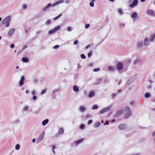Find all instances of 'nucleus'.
Listing matches in <instances>:
<instances>
[{
  "mask_svg": "<svg viewBox=\"0 0 155 155\" xmlns=\"http://www.w3.org/2000/svg\"><path fill=\"white\" fill-rule=\"evenodd\" d=\"M71 27H68L67 28V31H72Z\"/></svg>",
  "mask_w": 155,
  "mask_h": 155,
  "instance_id": "48",
  "label": "nucleus"
},
{
  "mask_svg": "<svg viewBox=\"0 0 155 155\" xmlns=\"http://www.w3.org/2000/svg\"><path fill=\"white\" fill-rule=\"evenodd\" d=\"M60 28V26H58L55 28L54 29H53L54 30L55 32L56 31L58 30Z\"/></svg>",
  "mask_w": 155,
  "mask_h": 155,
  "instance_id": "31",
  "label": "nucleus"
},
{
  "mask_svg": "<svg viewBox=\"0 0 155 155\" xmlns=\"http://www.w3.org/2000/svg\"><path fill=\"white\" fill-rule=\"evenodd\" d=\"M25 80V77L24 76H21L20 80L18 82V84L19 85L21 86L23 85L24 84V81Z\"/></svg>",
  "mask_w": 155,
  "mask_h": 155,
  "instance_id": "5",
  "label": "nucleus"
},
{
  "mask_svg": "<svg viewBox=\"0 0 155 155\" xmlns=\"http://www.w3.org/2000/svg\"><path fill=\"white\" fill-rule=\"evenodd\" d=\"M92 51H91L90 52H89L88 54V56L89 58H90L91 55H92Z\"/></svg>",
  "mask_w": 155,
  "mask_h": 155,
  "instance_id": "50",
  "label": "nucleus"
},
{
  "mask_svg": "<svg viewBox=\"0 0 155 155\" xmlns=\"http://www.w3.org/2000/svg\"><path fill=\"white\" fill-rule=\"evenodd\" d=\"M90 5L91 7H93L94 6V3L93 2H91L89 4Z\"/></svg>",
  "mask_w": 155,
  "mask_h": 155,
  "instance_id": "47",
  "label": "nucleus"
},
{
  "mask_svg": "<svg viewBox=\"0 0 155 155\" xmlns=\"http://www.w3.org/2000/svg\"><path fill=\"white\" fill-rule=\"evenodd\" d=\"M91 45H87L85 47V49H87Z\"/></svg>",
  "mask_w": 155,
  "mask_h": 155,
  "instance_id": "61",
  "label": "nucleus"
},
{
  "mask_svg": "<svg viewBox=\"0 0 155 155\" xmlns=\"http://www.w3.org/2000/svg\"><path fill=\"white\" fill-rule=\"evenodd\" d=\"M20 148V146L19 144H17L16 145L15 148V149L18 150Z\"/></svg>",
  "mask_w": 155,
  "mask_h": 155,
  "instance_id": "34",
  "label": "nucleus"
},
{
  "mask_svg": "<svg viewBox=\"0 0 155 155\" xmlns=\"http://www.w3.org/2000/svg\"><path fill=\"white\" fill-rule=\"evenodd\" d=\"M132 81H131L130 80H129L127 83V86H128L129 85H130V84H132Z\"/></svg>",
  "mask_w": 155,
  "mask_h": 155,
  "instance_id": "45",
  "label": "nucleus"
},
{
  "mask_svg": "<svg viewBox=\"0 0 155 155\" xmlns=\"http://www.w3.org/2000/svg\"><path fill=\"white\" fill-rule=\"evenodd\" d=\"M86 106H81L80 107L79 109L80 111L81 112H84L86 110Z\"/></svg>",
  "mask_w": 155,
  "mask_h": 155,
  "instance_id": "14",
  "label": "nucleus"
},
{
  "mask_svg": "<svg viewBox=\"0 0 155 155\" xmlns=\"http://www.w3.org/2000/svg\"><path fill=\"white\" fill-rule=\"evenodd\" d=\"M37 79L36 78L34 79L33 80V83L35 84H36L37 82Z\"/></svg>",
  "mask_w": 155,
  "mask_h": 155,
  "instance_id": "56",
  "label": "nucleus"
},
{
  "mask_svg": "<svg viewBox=\"0 0 155 155\" xmlns=\"http://www.w3.org/2000/svg\"><path fill=\"white\" fill-rule=\"evenodd\" d=\"M62 15V14H60L58 16H57V17L54 18H53V20L54 21H55L58 19Z\"/></svg>",
  "mask_w": 155,
  "mask_h": 155,
  "instance_id": "28",
  "label": "nucleus"
},
{
  "mask_svg": "<svg viewBox=\"0 0 155 155\" xmlns=\"http://www.w3.org/2000/svg\"><path fill=\"white\" fill-rule=\"evenodd\" d=\"M150 44V40L148 38H146L144 41V45L147 46L149 45Z\"/></svg>",
  "mask_w": 155,
  "mask_h": 155,
  "instance_id": "11",
  "label": "nucleus"
},
{
  "mask_svg": "<svg viewBox=\"0 0 155 155\" xmlns=\"http://www.w3.org/2000/svg\"><path fill=\"white\" fill-rule=\"evenodd\" d=\"M64 133V130L62 128H60L58 131V134H62Z\"/></svg>",
  "mask_w": 155,
  "mask_h": 155,
  "instance_id": "23",
  "label": "nucleus"
},
{
  "mask_svg": "<svg viewBox=\"0 0 155 155\" xmlns=\"http://www.w3.org/2000/svg\"><path fill=\"white\" fill-rule=\"evenodd\" d=\"M42 31H41V30H38V31H37L36 33L37 34V35L40 34V33H42Z\"/></svg>",
  "mask_w": 155,
  "mask_h": 155,
  "instance_id": "46",
  "label": "nucleus"
},
{
  "mask_svg": "<svg viewBox=\"0 0 155 155\" xmlns=\"http://www.w3.org/2000/svg\"><path fill=\"white\" fill-rule=\"evenodd\" d=\"M20 122L19 120L17 119L14 121V123L15 124H18Z\"/></svg>",
  "mask_w": 155,
  "mask_h": 155,
  "instance_id": "36",
  "label": "nucleus"
},
{
  "mask_svg": "<svg viewBox=\"0 0 155 155\" xmlns=\"http://www.w3.org/2000/svg\"><path fill=\"white\" fill-rule=\"evenodd\" d=\"M50 4L51 5L50 7H53L57 5L56 4V2L53 3L52 4H51L50 3Z\"/></svg>",
  "mask_w": 155,
  "mask_h": 155,
  "instance_id": "51",
  "label": "nucleus"
},
{
  "mask_svg": "<svg viewBox=\"0 0 155 155\" xmlns=\"http://www.w3.org/2000/svg\"><path fill=\"white\" fill-rule=\"evenodd\" d=\"M143 46V42L142 41H139L137 44V47L139 48H141Z\"/></svg>",
  "mask_w": 155,
  "mask_h": 155,
  "instance_id": "12",
  "label": "nucleus"
},
{
  "mask_svg": "<svg viewBox=\"0 0 155 155\" xmlns=\"http://www.w3.org/2000/svg\"><path fill=\"white\" fill-rule=\"evenodd\" d=\"M151 87H152V85H149L147 87V88H148V89H150Z\"/></svg>",
  "mask_w": 155,
  "mask_h": 155,
  "instance_id": "62",
  "label": "nucleus"
},
{
  "mask_svg": "<svg viewBox=\"0 0 155 155\" xmlns=\"http://www.w3.org/2000/svg\"><path fill=\"white\" fill-rule=\"evenodd\" d=\"M86 117L87 118H90L91 117V115L90 114H87L86 115Z\"/></svg>",
  "mask_w": 155,
  "mask_h": 155,
  "instance_id": "57",
  "label": "nucleus"
},
{
  "mask_svg": "<svg viewBox=\"0 0 155 155\" xmlns=\"http://www.w3.org/2000/svg\"><path fill=\"white\" fill-rule=\"evenodd\" d=\"M94 91H92L90 92L89 93V95H88V97H92L93 96H94Z\"/></svg>",
  "mask_w": 155,
  "mask_h": 155,
  "instance_id": "22",
  "label": "nucleus"
},
{
  "mask_svg": "<svg viewBox=\"0 0 155 155\" xmlns=\"http://www.w3.org/2000/svg\"><path fill=\"white\" fill-rule=\"evenodd\" d=\"M131 17L133 19V20L134 22L138 18L137 13L136 12H134L132 14Z\"/></svg>",
  "mask_w": 155,
  "mask_h": 155,
  "instance_id": "7",
  "label": "nucleus"
},
{
  "mask_svg": "<svg viewBox=\"0 0 155 155\" xmlns=\"http://www.w3.org/2000/svg\"><path fill=\"white\" fill-rule=\"evenodd\" d=\"M141 154L140 153H137L134 154H131V155H140Z\"/></svg>",
  "mask_w": 155,
  "mask_h": 155,
  "instance_id": "63",
  "label": "nucleus"
},
{
  "mask_svg": "<svg viewBox=\"0 0 155 155\" xmlns=\"http://www.w3.org/2000/svg\"><path fill=\"white\" fill-rule=\"evenodd\" d=\"M21 60L24 62H28L29 61V60L28 58L26 57L22 58Z\"/></svg>",
  "mask_w": 155,
  "mask_h": 155,
  "instance_id": "18",
  "label": "nucleus"
},
{
  "mask_svg": "<svg viewBox=\"0 0 155 155\" xmlns=\"http://www.w3.org/2000/svg\"><path fill=\"white\" fill-rule=\"evenodd\" d=\"M109 124V122L108 121H106L105 123L104 124V125H108Z\"/></svg>",
  "mask_w": 155,
  "mask_h": 155,
  "instance_id": "64",
  "label": "nucleus"
},
{
  "mask_svg": "<svg viewBox=\"0 0 155 155\" xmlns=\"http://www.w3.org/2000/svg\"><path fill=\"white\" fill-rule=\"evenodd\" d=\"M105 112L104 110V109H103L102 110H101L100 111V113H101V114H103Z\"/></svg>",
  "mask_w": 155,
  "mask_h": 155,
  "instance_id": "52",
  "label": "nucleus"
},
{
  "mask_svg": "<svg viewBox=\"0 0 155 155\" xmlns=\"http://www.w3.org/2000/svg\"><path fill=\"white\" fill-rule=\"evenodd\" d=\"M117 68L118 71L122 70L123 68V63L121 61H119L117 64Z\"/></svg>",
  "mask_w": 155,
  "mask_h": 155,
  "instance_id": "4",
  "label": "nucleus"
},
{
  "mask_svg": "<svg viewBox=\"0 0 155 155\" xmlns=\"http://www.w3.org/2000/svg\"><path fill=\"white\" fill-rule=\"evenodd\" d=\"M138 3V0H134L133 2L130 5V7L131 8H133L137 5Z\"/></svg>",
  "mask_w": 155,
  "mask_h": 155,
  "instance_id": "9",
  "label": "nucleus"
},
{
  "mask_svg": "<svg viewBox=\"0 0 155 155\" xmlns=\"http://www.w3.org/2000/svg\"><path fill=\"white\" fill-rule=\"evenodd\" d=\"M11 16H8L5 18L2 21V24H6L5 26L6 27H8L10 25V23H9V21L11 20Z\"/></svg>",
  "mask_w": 155,
  "mask_h": 155,
  "instance_id": "2",
  "label": "nucleus"
},
{
  "mask_svg": "<svg viewBox=\"0 0 155 155\" xmlns=\"http://www.w3.org/2000/svg\"><path fill=\"white\" fill-rule=\"evenodd\" d=\"M22 7L23 9H26L27 8L26 5L25 4H23L22 6Z\"/></svg>",
  "mask_w": 155,
  "mask_h": 155,
  "instance_id": "49",
  "label": "nucleus"
},
{
  "mask_svg": "<svg viewBox=\"0 0 155 155\" xmlns=\"http://www.w3.org/2000/svg\"><path fill=\"white\" fill-rule=\"evenodd\" d=\"M93 122V120H88L87 122V124L88 125H89L90 124H91V123H92Z\"/></svg>",
  "mask_w": 155,
  "mask_h": 155,
  "instance_id": "53",
  "label": "nucleus"
},
{
  "mask_svg": "<svg viewBox=\"0 0 155 155\" xmlns=\"http://www.w3.org/2000/svg\"><path fill=\"white\" fill-rule=\"evenodd\" d=\"M45 132L43 131L40 134L38 138L36 140L37 143H38L40 142L43 139L45 135Z\"/></svg>",
  "mask_w": 155,
  "mask_h": 155,
  "instance_id": "3",
  "label": "nucleus"
},
{
  "mask_svg": "<svg viewBox=\"0 0 155 155\" xmlns=\"http://www.w3.org/2000/svg\"><path fill=\"white\" fill-rule=\"evenodd\" d=\"M63 2H64V1L63 0H59L58 1H57L55 2H56V5H57L63 3Z\"/></svg>",
  "mask_w": 155,
  "mask_h": 155,
  "instance_id": "26",
  "label": "nucleus"
},
{
  "mask_svg": "<svg viewBox=\"0 0 155 155\" xmlns=\"http://www.w3.org/2000/svg\"><path fill=\"white\" fill-rule=\"evenodd\" d=\"M125 26V24L123 23H121L120 24V28H122L124 27Z\"/></svg>",
  "mask_w": 155,
  "mask_h": 155,
  "instance_id": "38",
  "label": "nucleus"
},
{
  "mask_svg": "<svg viewBox=\"0 0 155 155\" xmlns=\"http://www.w3.org/2000/svg\"><path fill=\"white\" fill-rule=\"evenodd\" d=\"M90 26V25L89 24H86L85 25V28L86 29L88 28H89Z\"/></svg>",
  "mask_w": 155,
  "mask_h": 155,
  "instance_id": "44",
  "label": "nucleus"
},
{
  "mask_svg": "<svg viewBox=\"0 0 155 155\" xmlns=\"http://www.w3.org/2000/svg\"><path fill=\"white\" fill-rule=\"evenodd\" d=\"M51 5L50 4V3H48L45 7L43 8L42 9V11H45L48 10L49 8L50 7Z\"/></svg>",
  "mask_w": 155,
  "mask_h": 155,
  "instance_id": "13",
  "label": "nucleus"
},
{
  "mask_svg": "<svg viewBox=\"0 0 155 155\" xmlns=\"http://www.w3.org/2000/svg\"><path fill=\"white\" fill-rule=\"evenodd\" d=\"M118 12L119 14L120 15H122L123 14L122 10L120 8L118 9Z\"/></svg>",
  "mask_w": 155,
  "mask_h": 155,
  "instance_id": "29",
  "label": "nucleus"
},
{
  "mask_svg": "<svg viewBox=\"0 0 155 155\" xmlns=\"http://www.w3.org/2000/svg\"><path fill=\"white\" fill-rule=\"evenodd\" d=\"M59 47V45H55V46H54L53 47V48L54 49H56L58 48Z\"/></svg>",
  "mask_w": 155,
  "mask_h": 155,
  "instance_id": "54",
  "label": "nucleus"
},
{
  "mask_svg": "<svg viewBox=\"0 0 155 155\" xmlns=\"http://www.w3.org/2000/svg\"><path fill=\"white\" fill-rule=\"evenodd\" d=\"M98 108V106L97 105H94L92 107V109L93 110L97 109Z\"/></svg>",
  "mask_w": 155,
  "mask_h": 155,
  "instance_id": "37",
  "label": "nucleus"
},
{
  "mask_svg": "<svg viewBox=\"0 0 155 155\" xmlns=\"http://www.w3.org/2000/svg\"><path fill=\"white\" fill-rule=\"evenodd\" d=\"M15 31V29L12 28L10 29L8 32V35L9 36H12L13 33Z\"/></svg>",
  "mask_w": 155,
  "mask_h": 155,
  "instance_id": "15",
  "label": "nucleus"
},
{
  "mask_svg": "<svg viewBox=\"0 0 155 155\" xmlns=\"http://www.w3.org/2000/svg\"><path fill=\"white\" fill-rule=\"evenodd\" d=\"M102 79H100L97 80L96 82L94 84L95 85H98L100 84L101 82Z\"/></svg>",
  "mask_w": 155,
  "mask_h": 155,
  "instance_id": "25",
  "label": "nucleus"
},
{
  "mask_svg": "<svg viewBox=\"0 0 155 155\" xmlns=\"http://www.w3.org/2000/svg\"><path fill=\"white\" fill-rule=\"evenodd\" d=\"M60 28V26H58L55 28L54 29H53L54 30L55 32L56 31L58 30Z\"/></svg>",
  "mask_w": 155,
  "mask_h": 155,
  "instance_id": "32",
  "label": "nucleus"
},
{
  "mask_svg": "<svg viewBox=\"0 0 155 155\" xmlns=\"http://www.w3.org/2000/svg\"><path fill=\"white\" fill-rule=\"evenodd\" d=\"M126 127V125L124 124H120L118 126V128L120 130H124L125 128Z\"/></svg>",
  "mask_w": 155,
  "mask_h": 155,
  "instance_id": "16",
  "label": "nucleus"
},
{
  "mask_svg": "<svg viewBox=\"0 0 155 155\" xmlns=\"http://www.w3.org/2000/svg\"><path fill=\"white\" fill-rule=\"evenodd\" d=\"M48 120L47 119H46L42 122V124L43 126H45L48 122Z\"/></svg>",
  "mask_w": 155,
  "mask_h": 155,
  "instance_id": "21",
  "label": "nucleus"
},
{
  "mask_svg": "<svg viewBox=\"0 0 155 155\" xmlns=\"http://www.w3.org/2000/svg\"><path fill=\"white\" fill-rule=\"evenodd\" d=\"M15 47V45L14 44H12L10 45V47L12 48H13Z\"/></svg>",
  "mask_w": 155,
  "mask_h": 155,
  "instance_id": "60",
  "label": "nucleus"
},
{
  "mask_svg": "<svg viewBox=\"0 0 155 155\" xmlns=\"http://www.w3.org/2000/svg\"><path fill=\"white\" fill-rule=\"evenodd\" d=\"M155 38V33L151 34L150 36V41L151 42L153 41Z\"/></svg>",
  "mask_w": 155,
  "mask_h": 155,
  "instance_id": "17",
  "label": "nucleus"
},
{
  "mask_svg": "<svg viewBox=\"0 0 155 155\" xmlns=\"http://www.w3.org/2000/svg\"><path fill=\"white\" fill-rule=\"evenodd\" d=\"M151 96L150 94L148 93H146L145 94L144 96L146 98H149Z\"/></svg>",
  "mask_w": 155,
  "mask_h": 155,
  "instance_id": "27",
  "label": "nucleus"
},
{
  "mask_svg": "<svg viewBox=\"0 0 155 155\" xmlns=\"http://www.w3.org/2000/svg\"><path fill=\"white\" fill-rule=\"evenodd\" d=\"M55 31L54 29H53L52 30H51L50 31H49L48 33L49 34H52Z\"/></svg>",
  "mask_w": 155,
  "mask_h": 155,
  "instance_id": "35",
  "label": "nucleus"
},
{
  "mask_svg": "<svg viewBox=\"0 0 155 155\" xmlns=\"http://www.w3.org/2000/svg\"><path fill=\"white\" fill-rule=\"evenodd\" d=\"M125 114L124 115V117L126 119L128 118L131 116L132 111L129 107H127L125 108Z\"/></svg>",
  "mask_w": 155,
  "mask_h": 155,
  "instance_id": "1",
  "label": "nucleus"
},
{
  "mask_svg": "<svg viewBox=\"0 0 155 155\" xmlns=\"http://www.w3.org/2000/svg\"><path fill=\"white\" fill-rule=\"evenodd\" d=\"M81 57L83 59H85L86 58L84 54H81Z\"/></svg>",
  "mask_w": 155,
  "mask_h": 155,
  "instance_id": "39",
  "label": "nucleus"
},
{
  "mask_svg": "<svg viewBox=\"0 0 155 155\" xmlns=\"http://www.w3.org/2000/svg\"><path fill=\"white\" fill-rule=\"evenodd\" d=\"M28 106H24L23 108V110L24 111H27L28 110Z\"/></svg>",
  "mask_w": 155,
  "mask_h": 155,
  "instance_id": "33",
  "label": "nucleus"
},
{
  "mask_svg": "<svg viewBox=\"0 0 155 155\" xmlns=\"http://www.w3.org/2000/svg\"><path fill=\"white\" fill-rule=\"evenodd\" d=\"M85 127V125L84 124H81L80 126V128L81 129H83Z\"/></svg>",
  "mask_w": 155,
  "mask_h": 155,
  "instance_id": "40",
  "label": "nucleus"
},
{
  "mask_svg": "<svg viewBox=\"0 0 155 155\" xmlns=\"http://www.w3.org/2000/svg\"><path fill=\"white\" fill-rule=\"evenodd\" d=\"M46 25H49L50 23V20H48L46 22Z\"/></svg>",
  "mask_w": 155,
  "mask_h": 155,
  "instance_id": "58",
  "label": "nucleus"
},
{
  "mask_svg": "<svg viewBox=\"0 0 155 155\" xmlns=\"http://www.w3.org/2000/svg\"><path fill=\"white\" fill-rule=\"evenodd\" d=\"M84 140V138H81L75 141L74 143V144L75 146H77L78 144H80Z\"/></svg>",
  "mask_w": 155,
  "mask_h": 155,
  "instance_id": "10",
  "label": "nucleus"
},
{
  "mask_svg": "<svg viewBox=\"0 0 155 155\" xmlns=\"http://www.w3.org/2000/svg\"><path fill=\"white\" fill-rule=\"evenodd\" d=\"M140 62V60L139 59H137L134 61V64H136L138 63L139 62Z\"/></svg>",
  "mask_w": 155,
  "mask_h": 155,
  "instance_id": "42",
  "label": "nucleus"
},
{
  "mask_svg": "<svg viewBox=\"0 0 155 155\" xmlns=\"http://www.w3.org/2000/svg\"><path fill=\"white\" fill-rule=\"evenodd\" d=\"M73 89L75 92H77L79 91V88L76 85H74L73 86Z\"/></svg>",
  "mask_w": 155,
  "mask_h": 155,
  "instance_id": "20",
  "label": "nucleus"
},
{
  "mask_svg": "<svg viewBox=\"0 0 155 155\" xmlns=\"http://www.w3.org/2000/svg\"><path fill=\"white\" fill-rule=\"evenodd\" d=\"M108 69L110 71H114L115 68L113 66H109L108 67Z\"/></svg>",
  "mask_w": 155,
  "mask_h": 155,
  "instance_id": "19",
  "label": "nucleus"
},
{
  "mask_svg": "<svg viewBox=\"0 0 155 155\" xmlns=\"http://www.w3.org/2000/svg\"><path fill=\"white\" fill-rule=\"evenodd\" d=\"M111 107L109 106V107H107L105 108L104 109V110L105 112L107 111L110 110L111 109Z\"/></svg>",
  "mask_w": 155,
  "mask_h": 155,
  "instance_id": "30",
  "label": "nucleus"
},
{
  "mask_svg": "<svg viewBox=\"0 0 155 155\" xmlns=\"http://www.w3.org/2000/svg\"><path fill=\"white\" fill-rule=\"evenodd\" d=\"M124 112V111L122 110H120L114 114L113 115L114 117H117L122 114Z\"/></svg>",
  "mask_w": 155,
  "mask_h": 155,
  "instance_id": "6",
  "label": "nucleus"
},
{
  "mask_svg": "<svg viewBox=\"0 0 155 155\" xmlns=\"http://www.w3.org/2000/svg\"><path fill=\"white\" fill-rule=\"evenodd\" d=\"M100 123L99 122H97L96 123H95L94 125V128H97L98 127H99L100 125Z\"/></svg>",
  "mask_w": 155,
  "mask_h": 155,
  "instance_id": "24",
  "label": "nucleus"
},
{
  "mask_svg": "<svg viewBox=\"0 0 155 155\" xmlns=\"http://www.w3.org/2000/svg\"><path fill=\"white\" fill-rule=\"evenodd\" d=\"M100 70V69L99 68H94L93 70V71L94 72H97V71H99Z\"/></svg>",
  "mask_w": 155,
  "mask_h": 155,
  "instance_id": "43",
  "label": "nucleus"
},
{
  "mask_svg": "<svg viewBox=\"0 0 155 155\" xmlns=\"http://www.w3.org/2000/svg\"><path fill=\"white\" fill-rule=\"evenodd\" d=\"M146 12L147 14L153 16H155V12L151 10H147Z\"/></svg>",
  "mask_w": 155,
  "mask_h": 155,
  "instance_id": "8",
  "label": "nucleus"
},
{
  "mask_svg": "<svg viewBox=\"0 0 155 155\" xmlns=\"http://www.w3.org/2000/svg\"><path fill=\"white\" fill-rule=\"evenodd\" d=\"M78 40H75L74 42V45H76L78 43Z\"/></svg>",
  "mask_w": 155,
  "mask_h": 155,
  "instance_id": "59",
  "label": "nucleus"
},
{
  "mask_svg": "<svg viewBox=\"0 0 155 155\" xmlns=\"http://www.w3.org/2000/svg\"><path fill=\"white\" fill-rule=\"evenodd\" d=\"M46 91V90L45 89L42 90L41 91V95L45 93Z\"/></svg>",
  "mask_w": 155,
  "mask_h": 155,
  "instance_id": "41",
  "label": "nucleus"
},
{
  "mask_svg": "<svg viewBox=\"0 0 155 155\" xmlns=\"http://www.w3.org/2000/svg\"><path fill=\"white\" fill-rule=\"evenodd\" d=\"M37 99V97L36 96L34 95L33 96V97H32L33 100H36Z\"/></svg>",
  "mask_w": 155,
  "mask_h": 155,
  "instance_id": "55",
  "label": "nucleus"
}]
</instances>
